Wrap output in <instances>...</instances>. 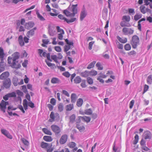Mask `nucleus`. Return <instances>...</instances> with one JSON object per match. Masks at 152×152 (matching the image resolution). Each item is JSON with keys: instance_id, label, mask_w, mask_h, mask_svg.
<instances>
[{"instance_id": "obj_35", "label": "nucleus", "mask_w": 152, "mask_h": 152, "mask_svg": "<svg viewBox=\"0 0 152 152\" xmlns=\"http://www.w3.org/2000/svg\"><path fill=\"white\" fill-rule=\"evenodd\" d=\"M89 76H95L97 74V72L95 70H92L89 71Z\"/></svg>"}, {"instance_id": "obj_16", "label": "nucleus", "mask_w": 152, "mask_h": 152, "mask_svg": "<svg viewBox=\"0 0 152 152\" xmlns=\"http://www.w3.org/2000/svg\"><path fill=\"white\" fill-rule=\"evenodd\" d=\"M12 68L18 69L21 67V65L18 63V61L16 60L11 65Z\"/></svg>"}, {"instance_id": "obj_43", "label": "nucleus", "mask_w": 152, "mask_h": 152, "mask_svg": "<svg viewBox=\"0 0 152 152\" xmlns=\"http://www.w3.org/2000/svg\"><path fill=\"white\" fill-rule=\"evenodd\" d=\"M58 108L59 111L60 112H61L63 110L64 107L63 104L62 103H60L58 104Z\"/></svg>"}, {"instance_id": "obj_58", "label": "nucleus", "mask_w": 152, "mask_h": 152, "mask_svg": "<svg viewBox=\"0 0 152 152\" xmlns=\"http://www.w3.org/2000/svg\"><path fill=\"white\" fill-rule=\"evenodd\" d=\"M141 148L142 150L145 151H147L150 150V149L146 147L145 145H143L141 146Z\"/></svg>"}, {"instance_id": "obj_17", "label": "nucleus", "mask_w": 152, "mask_h": 152, "mask_svg": "<svg viewBox=\"0 0 152 152\" xmlns=\"http://www.w3.org/2000/svg\"><path fill=\"white\" fill-rule=\"evenodd\" d=\"M87 15V13L85 10H83L81 12L80 14V20L82 21Z\"/></svg>"}, {"instance_id": "obj_6", "label": "nucleus", "mask_w": 152, "mask_h": 152, "mask_svg": "<svg viewBox=\"0 0 152 152\" xmlns=\"http://www.w3.org/2000/svg\"><path fill=\"white\" fill-rule=\"evenodd\" d=\"M122 32L125 35H131L133 34L134 31L131 28L124 27L122 29Z\"/></svg>"}, {"instance_id": "obj_33", "label": "nucleus", "mask_w": 152, "mask_h": 152, "mask_svg": "<svg viewBox=\"0 0 152 152\" xmlns=\"http://www.w3.org/2000/svg\"><path fill=\"white\" fill-rule=\"evenodd\" d=\"M12 83L15 86H17L19 85L18 82V79L17 77H14L13 79Z\"/></svg>"}, {"instance_id": "obj_59", "label": "nucleus", "mask_w": 152, "mask_h": 152, "mask_svg": "<svg viewBox=\"0 0 152 152\" xmlns=\"http://www.w3.org/2000/svg\"><path fill=\"white\" fill-rule=\"evenodd\" d=\"M88 83L90 84H92L93 83V79L91 77H88L87 78Z\"/></svg>"}, {"instance_id": "obj_53", "label": "nucleus", "mask_w": 152, "mask_h": 152, "mask_svg": "<svg viewBox=\"0 0 152 152\" xmlns=\"http://www.w3.org/2000/svg\"><path fill=\"white\" fill-rule=\"evenodd\" d=\"M52 59L56 63H58V57L56 55H52L51 56Z\"/></svg>"}, {"instance_id": "obj_29", "label": "nucleus", "mask_w": 152, "mask_h": 152, "mask_svg": "<svg viewBox=\"0 0 152 152\" xmlns=\"http://www.w3.org/2000/svg\"><path fill=\"white\" fill-rule=\"evenodd\" d=\"M81 81V79L79 76H77L74 80L75 83L78 84L80 83Z\"/></svg>"}, {"instance_id": "obj_22", "label": "nucleus", "mask_w": 152, "mask_h": 152, "mask_svg": "<svg viewBox=\"0 0 152 152\" xmlns=\"http://www.w3.org/2000/svg\"><path fill=\"white\" fill-rule=\"evenodd\" d=\"M18 41L20 45L21 46H23L24 45V43L23 41L22 36L20 35L18 38Z\"/></svg>"}, {"instance_id": "obj_40", "label": "nucleus", "mask_w": 152, "mask_h": 152, "mask_svg": "<svg viewBox=\"0 0 152 152\" xmlns=\"http://www.w3.org/2000/svg\"><path fill=\"white\" fill-rule=\"evenodd\" d=\"M77 128L80 132H82L85 129V127L83 126H80L78 125H77Z\"/></svg>"}, {"instance_id": "obj_5", "label": "nucleus", "mask_w": 152, "mask_h": 152, "mask_svg": "<svg viewBox=\"0 0 152 152\" xmlns=\"http://www.w3.org/2000/svg\"><path fill=\"white\" fill-rule=\"evenodd\" d=\"M8 102H5L3 100H2L0 103V109L4 113H5L6 106L8 104Z\"/></svg>"}, {"instance_id": "obj_2", "label": "nucleus", "mask_w": 152, "mask_h": 152, "mask_svg": "<svg viewBox=\"0 0 152 152\" xmlns=\"http://www.w3.org/2000/svg\"><path fill=\"white\" fill-rule=\"evenodd\" d=\"M139 38L136 35H134L132 38L131 44L133 48H136L137 45L139 44Z\"/></svg>"}, {"instance_id": "obj_45", "label": "nucleus", "mask_w": 152, "mask_h": 152, "mask_svg": "<svg viewBox=\"0 0 152 152\" xmlns=\"http://www.w3.org/2000/svg\"><path fill=\"white\" fill-rule=\"evenodd\" d=\"M21 141L23 142L24 144L26 146H28L29 145V142L27 140L24 138H22L21 139Z\"/></svg>"}, {"instance_id": "obj_56", "label": "nucleus", "mask_w": 152, "mask_h": 152, "mask_svg": "<svg viewBox=\"0 0 152 152\" xmlns=\"http://www.w3.org/2000/svg\"><path fill=\"white\" fill-rule=\"evenodd\" d=\"M144 2L146 5H148L152 3V0H144Z\"/></svg>"}, {"instance_id": "obj_9", "label": "nucleus", "mask_w": 152, "mask_h": 152, "mask_svg": "<svg viewBox=\"0 0 152 152\" xmlns=\"http://www.w3.org/2000/svg\"><path fill=\"white\" fill-rule=\"evenodd\" d=\"M1 133L10 139H12V136L10 134L9 132L4 129H1Z\"/></svg>"}, {"instance_id": "obj_24", "label": "nucleus", "mask_w": 152, "mask_h": 152, "mask_svg": "<svg viewBox=\"0 0 152 152\" xmlns=\"http://www.w3.org/2000/svg\"><path fill=\"white\" fill-rule=\"evenodd\" d=\"M15 61L12 57L9 56L8 58V63L10 65V66Z\"/></svg>"}, {"instance_id": "obj_47", "label": "nucleus", "mask_w": 152, "mask_h": 152, "mask_svg": "<svg viewBox=\"0 0 152 152\" xmlns=\"http://www.w3.org/2000/svg\"><path fill=\"white\" fill-rule=\"evenodd\" d=\"M147 83L148 84H151L152 83V75L149 76L147 78Z\"/></svg>"}, {"instance_id": "obj_39", "label": "nucleus", "mask_w": 152, "mask_h": 152, "mask_svg": "<svg viewBox=\"0 0 152 152\" xmlns=\"http://www.w3.org/2000/svg\"><path fill=\"white\" fill-rule=\"evenodd\" d=\"M76 118L75 115L73 114L69 118L70 122L71 123H73L75 120Z\"/></svg>"}, {"instance_id": "obj_54", "label": "nucleus", "mask_w": 152, "mask_h": 152, "mask_svg": "<svg viewBox=\"0 0 152 152\" xmlns=\"http://www.w3.org/2000/svg\"><path fill=\"white\" fill-rule=\"evenodd\" d=\"M54 49L57 52H60L61 51V48L59 46H55L54 47Z\"/></svg>"}, {"instance_id": "obj_1", "label": "nucleus", "mask_w": 152, "mask_h": 152, "mask_svg": "<svg viewBox=\"0 0 152 152\" xmlns=\"http://www.w3.org/2000/svg\"><path fill=\"white\" fill-rule=\"evenodd\" d=\"M77 4H76L69 6L67 9L64 10L63 13L67 17H74L77 12Z\"/></svg>"}, {"instance_id": "obj_42", "label": "nucleus", "mask_w": 152, "mask_h": 152, "mask_svg": "<svg viewBox=\"0 0 152 152\" xmlns=\"http://www.w3.org/2000/svg\"><path fill=\"white\" fill-rule=\"evenodd\" d=\"M56 28L58 32L59 33V34H64V30L63 29L61 28L59 26H57Z\"/></svg>"}, {"instance_id": "obj_14", "label": "nucleus", "mask_w": 152, "mask_h": 152, "mask_svg": "<svg viewBox=\"0 0 152 152\" xmlns=\"http://www.w3.org/2000/svg\"><path fill=\"white\" fill-rule=\"evenodd\" d=\"M9 75V73L7 72H5L3 73L0 75V79L1 80H4L8 77Z\"/></svg>"}, {"instance_id": "obj_15", "label": "nucleus", "mask_w": 152, "mask_h": 152, "mask_svg": "<svg viewBox=\"0 0 152 152\" xmlns=\"http://www.w3.org/2000/svg\"><path fill=\"white\" fill-rule=\"evenodd\" d=\"M117 38L118 40L121 43H125L127 42V39L126 37H121L119 36H117Z\"/></svg>"}, {"instance_id": "obj_50", "label": "nucleus", "mask_w": 152, "mask_h": 152, "mask_svg": "<svg viewBox=\"0 0 152 152\" xmlns=\"http://www.w3.org/2000/svg\"><path fill=\"white\" fill-rule=\"evenodd\" d=\"M71 48L70 46L69 45H66L64 47V51L66 52Z\"/></svg>"}, {"instance_id": "obj_31", "label": "nucleus", "mask_w": 152, "mask_h": 152, "mask_svg": "<svg viewBox=\"0 0 152 152\" xmlns=\"http://www.w3.org/2000/svg\"><path fill=\"white\" fill-rule=\"evenodd\" d=\"M73 104H69L67 105L66 107V111H69L72 110L73 108Z\"/></svg>"}, {"instance_id": "obj_41", "label": "nucleus", "mask_w": 152, "mask_h": 152, "mask_svg": "<svg viewBox=\"0 0 152 152\" xmlns=\"http://www.w3.org/2000/svg\"><path fill=\"white\" fill-rule=\"evenodd\" d=\"M139 140V136L138 135L136 134L134 137V140L133 141V143L134 145L136 144L138 142Z\"/></svg>"}, {"instance_id": "obj_44", "label": "nucleus", "mask_w": 152, "mask_h": 152, "mask_svg": "<svg viewBox=\"0 0 152 152\" xmlns=\"http://www.w3.org/2000/svg\"><path fill=\"white\" fill-rule=\"evenodd\" d=\"M96 66L99 70H102L103 69V67L100 62H97L96 64Z\"/></svg>"}, {"instance_id": "obj_23", "label": "nucleus", "mask_w": 152, "mask_h": 152, "mask_svg": "<svg viewBox=\"0 0 152 152\" xmlns=\"http://www.w3.org/2000/svg\"><path fill=\"white\" fill-rule=\"evenodd\" d=\"M12 57L15 60L18 59L20 57V54L18 52H15L12 55Z\"/></svg>"}, {"instance_id": "obj_21", "label": "nucleus", "mask_w": 152, "mask_h": 152, "mask_svg": "<svg viewBox=\"0 0 152 152\" xmlns=\"http://www.w3.org/2000/svg\"><path fill=\"white\" fill-rule=\"evenodd\" d=\"M151 132L149 131H146L145 132L144 134V139L145 140L150 139H151Z\"/></svg>"}, {"instance_id": "obj_3", "label": "nucleus", "mask_w": 152, "mask_h": 152, "mask_svg": "<svg viewBox=\"0 0 152 152\" xmlns=\"http://www.w3.org/2000/svg\"><path fill=\"white\" fill-rule=\"evenodd\" d=\"M58 17L60 19L64 20V21H66L68 23L73 22L76 21L77 19L76 18H73L70 20H68L61 14L58 15Z\"/></svg>"}, {"instance_id": "obj_64", "label": "nucleus", "mask_w": 152, "mask_h": 152, "mask_svg": "<svg viewBox=\"0 0 152 152\" xmlns=\"http://www.w3.org/2000/svg\"><path fill=\"white\" fill-rule=\"evenodd\" d=\"M50 103L53 105H54L56 104V100L55 99L52 98L50 99Z\"/></svg>"}, {"instance_id": "obj_55", "label": "nucleus", "mask_w": 152, "mask_h": 152, "mask_svg": "<svg viewBox=\"0 0 152 152\" xmlns=\"http://www.w3.org/2000/svg\"><path fill=\"white\" fill-rule=\"evenodd\" d=\"M8 95L9 97H15L16 96V93L14 92L8 94Z\"/></svg>"}, {"instance_id": "obj_28", "label": "nucleus", "mask_w": 152, "mask_h": 152, "mask_svg": "<svg viewBox=\"0 0 152 152\" xmlns=\"http://www.w3.org/2000/svg\"><path fill=\"white\" fill-rule=\"evenodd\" d=\"M43 139L45 141L48 142H51L53 140L52 137L50 136H45Z\"/></svg>"}, {"instance_id": "obj_49", "label": "nucleus", "mask_w": 152, "mask_h": 152, "mask_svg": "<svg viewBox=\"0 0 152 152\" xmlns=\"http://www.w3.org/2000/svg\"><path fill=\"white\" fill-rule=\"evenodd\" d=\"M142 17V15H140L139 14H136V15L134 17V20L137 21L141 18Z\"/></svg>"}, {"instance_id": "obj_11", "label": "nucleus", "mask_w": 152, "mask_h": 152, "mask_svg": "<svg viewBox=\"0 0 152 152\" xmlns=\"http://www.w3.org/2000/svg\"><path fill=\"white\" fill-rule=\"evenodd\" d=\"M140 9L141 12L143 14H145L146 12L151 13V10L148 9L147 7H146L143 5H142L140 7Z\"/></svg>"}, {"instance_id": "obj_52", "label": "nucleus", "mask_w": 152, "mask_h": 152, "mask_svg": "<svg viewBox=\"0 0 152 152\" xmlns=\"http://www.w3.org/2000/svg\"><path fill=\"white\" fill-rule=\"evenodd\" d=\"M124 22V21H121L120 23V25L122 27H124L125 26L129 27L130 26V24H129V25H126L125 24Z\"/></svg>"}, {"instance_id": "obj_8", "label": "nucleus", "mask_w": 152, "mask_h": 152, "mask_svg": "<svg viewBox=\"0 0 152 152\" xmlns=\"http://www.w3.org/2000/svg\"><path fill=\"white\" fill-rule=\"evenodd\" d=\"M68 139V135L66 134H64L62 135L60 140V143L63 144L66 142Z\"/></svg>"}, {"instance_id": "obj_57", "label": "nucleus", "mask_w": 152, "mask_h": 152, "mask_svg": "<svg viewBox=\"0 0 152 152\" xmlns=\"http://www.w3.org/2000/svg\"><path fill=\"white\" fill-rule=\"evenodd\" d=\"M62 75L67 77H69L70 76V74L68 72H63L62 73Z\"/></svg>"}, {"instance_id": "obj_27", "label": "nucleus", "mask_w": 152, "mask_h": 152, "mask_svg": "<svg viewBox=\"0 0 152 152\" xmlns=\"http://www.w3.org/2000/svg\"><path fill=\"white\" fill-rule=\"evenodd\" d=\"M130 20V17L128 15H124L122 18V20L125 22H129Z\"/></svg>"}, {"instance_id": "obj_30", "label": "nucleus", "mask_w": 152, "mask_h": 152, "mask_svg": "<svg viewBox=\"0 0 152 152\" xmlns=\"http://www.w3.org/2000/svg\"><path fill=\"white\" fill-rule=\"evenodd\" d=\"M81 76L84 77H87L89 76V72L88 71H85L81 73Z\"/></svg>"}, {"instance_id": "obj_26", "label": "nucleus", "mask_w": 152, "mask_h": 152, "mask_svg": "<svg viewBox=\"0 0 152 152\" xmlns=\"http://www.w3.org/2000/svg\"><path fill=\"white\" fill-rule=\"evenodd\" d=\"M83 102V99L81 98H79L76 104L78 107H80L82 105Z\"/></svg>"}, {"instance_id": "obj_13", "label": "nucleus", "mask_w": 152, "mask_h": 152, "mask_svg": "<svg viewBox=\"0 0 152 152\" xmlns=\"http://www.w3.org/2000/svg\"><path fill=\"white\" fill-rule=\"evenodd\" d=\"M37 29L36 27H34L33 28L28 31L26 34L27 36L28 37L32 36L34 34V31Z\"/></svg>"}, {"instance_id": "obj_4", "label": "nucleus", "mask_w": 152, "mask_h": 152, "mask_svg": "<svg viewBox=\"0 0 152 152\" xmlns=\"http://www.w3.org/2000/svg\"><path fill=\"white\" fill-rule=\"evenodd\" d=\"M51 128L52 131L55 133V134H58L61 132L60 128L58 126L53 124L51 126Z\"/></svg>"}, {"instance_id": "obj_48", "label": "nucleus", "mask_w": 152, "mask_h": 152, "mask_svg": "<svg viewBox=\"0 0 152 152\" xmlns=\"http://www.w3.org/2000/svg\"><path fill=\"white\" fill-rule=\"evenodd\" d=\"M124 49L126 50H129L131 49V46L129 44H126L124 47Z\"/></svg>"}, {"instance_id": "obj_25", "label": "nucleus", "mask_w": 152, "mask_h": 152, "mask_svg": "<svg viewBox=\"0 0 152 152\" xmlns=\"http://www.w3.org/2000/svg\"><path fill=\"white\" fill-rule=\"evenodd\" d=\"M42 131L45 134L51 135H52V133L50 130H48L46 128H44L42 129Z\"/></svg>"}, {"instance_id": "obj_51", "label": "nucleus", "mask_w": 152, "mask_h": 152, "mask_svg": "<svg viewBox=\"0 0 152 152\" xmlns=\"http://www.w3.org/2000/svg\"><path fill=\"white\" fill-rule=\"evenodd\" d=\"M37 15L38 18H39L40 20L43 21L45 20V19L41 15L39 12H37Z\"/></svg>"}, {"instance_id": "obj_61", "label": "nucleus", "mask_w": 152, "mask_h": 152, "mask_svg": "<svg viewBox=\"0 0 152 152\" xmlns=\"http://www.w3.org/2000/svg\"><path fill=\"white\" fill-rule=\"evenodd\" d=\"M94 43V41H91L89 43L88 48L89 50H91L92 49V46Z\"/></svg>"}, {"instance_id": "obj_38", "label": "nucleus", "mask_w": 152, "mask_h": 152, "mask_svg": "<svg viewBox=\"0 0 152 152\" xmlns=\"http://www.w3.org/2000/svg\"><path fill=\"white\" fill-rule=\"evenodd\" d=\"M68 146L71 148H73L76 146V144L75 142H69L68 145Z\"/></svg>"}, {"instance_id": "obj_34", "label": "nucleus", "mask_w": 152, "mask_h": 152, "mask_svg": "<svg viewBox=\"0 0 152 152\" xmlns=\"http://www.w3.org/2000/svg\"><path fill=\"white\" fill-rule=\"evenodd\" d=\"M96 61H94L92 62H91L88 65L87 67V69H91V68H93L94 66V65L96 63Z\"/></svg>"}, {"instance_id": "obj_7", "label": "nucleus", "mask_w": 152, "mask_h": 152, "mask_svg": "<svg viewBox=\"0 0 152 152\" xmlns=\"http://www.w3.org/2000/svg\"><path fill=\"white\" fill-rule=\"evenodd\" d=\"M11 84V81L9 78H7L3 81V86L6 88H9Z\"/></svg>"}, {"instance_id": "obj_60", "label": "nucleus", "mask_w": 152, "mask_h": 152, "mask_svg": "<svg viewBox=\"0 0 152 152\" xmlns=\"http://www.w3.org/2000/svg\"><path fill=\"white\" fill-rule=\"evenodd\" d=\"M21 87L22 90L24 92L26 93L27 92L26 87V85H23Z\"/></svg>"}, {"instance_id": "obj_19", "label": "nucleus", "mask_w": 152, "mask_h": 152, "mask_svg": "<svg viewBox=\"0 0 152 152\" xmlns=\"http://www.w3.org/2000/svg\"><path fill=\"white\" fill-rule=\"evenodd\" d=\"M77 98L76 94L75 93L72 94L71 96V102L72 103H75Z\"/></svg>"}, {"instance_id": "obj_46", "label": "nucleus", "mask_w": 152, "mask_h": 152, "mask_svg": "<svg viewBox=\"0 0 152 152\" xmlns=\"http://www.w3.org/2000/svg\"><path fill=\"white\" fill-rule=\"evenodd\" d=\"M85 114L90 115L92 114V111L91 109L85 110L84 111Z\"/></svg>"}, {"instance_id": "obj_63", "label": "nucleus", "mask_w": 152, "mask_h": 152, "mask_svg": "<svg viewBox=\"0 0 152 152\" xmlns=\"http://www.w3.org/2000/svg\"><path fill=\"white\" fill-rule=\"evenodd\" d=\"M149 88V86L147 85H145L144 88V90L143 91V94H144L148 90Z\"/></svg>"}, {"instance_id": "obj_18", "label": "nucleus", "mask_w": 152, "mask_h": 152, "mask_svg": "<svg viewBox=\"0 0 152 152\" xmlns=\"http://www.w3.org/2000/svg\"><path fill=\"white\" fill-rule=\"evenodd\" d=\"M50 146V145L44 142H42L40 144L41 147L44 149H47Z\"/></svg>"}, {"instance_id": "obj_10", "label": "nucleus", "mask_w": 152, "mask_h": 152, "mask_svg": "<svg viewBox=\"0 0 152 152\" xmlns=\"http://www.w3.org/2000/svg\"><path fill=\"white\" fill-rule=\"evenodd\" d=\"M56 116H58L59 117V114L57 113H56V114H54L53 112H51L50 115V118L49 119V121L51 122H52L54 121Z\"/></svg>"}, {"instance_id": "obj_62", "label": "nucleus", "mask_w": 152, "mask_h": 152, "mask_svg": "<svg viewBox=\"0 0 152 152\" xmlns=\"http://www.w3.org/2000/svg\"><path fill=\"white\" fill-rule=\"evenodd\" d=\"M65 41L66 42V44L69 46L72 45L73 46V43L72 42H70L69 41V40L67 39H66L65 40Z\"/></svg>"}, {"instance_id": "obj_20", "label": "nucleus", "mask_w": 152, "mask_h": 152, "mask_svg": "<svg viewBox=\"0 0 152 152\" xmlns=\"http://www.w3.org/2000/svg\"><path fill=\"white\" fill-rule=\"evenodd\" d=\"M79 118L80 119H82L87 123L89 122L91 119L90 117L86 116L83 117L80 116L79 117Z\"/></svg>"}, {"instance_id": "obj_12", "label": "nucleus", "mask_w": 152, "mask_h": 152, "mask_svg": "<svg viewBox=\"0 0 152 152\" xmlns=\"http://www.w3.org/2000/svg\"><path fill=\"white\" fill-rule=\"evenodd\" d=\"M34 25V22L31 21H29L26 23L24 25L25 28L27 29H29L32 28Z\"/></svg>"}, {"instance_id": "obj_37", "label": "nucleus", "mask_w": 152, "mask_h": 152, "mask_svg": "<svg viewBox=\"0 0 152 152\" xmlns=\"http://www.w3.org/2000/svg\"><path fill=\"white\" fill-rule=\"evenodd\" d=\"M4 50L3 48L0 47V58L3 59L4 57Z\"/></svg>"}, {"instance_id": "obj_32", "label": "nucleus", "mask_w": 152, "mask_h": 152, "mask_svg": "<svg viewBox=\"0 0 152 152\" xmlns=\"http://www.w3.org/2000/svg\"><path fill=\"white\" fill-rule=\"evenodd\" d=\"M60 82L59 79L56 77L53 78L51 80V83L53 84L58 83Z\"/></svg>"}, {"instance_id": "obj_36", "label": "nucleus", "mask_w": 152, "mask_h": 152, "mask_svg": "<svg viewBox=\"0 0 152 152\" xmlns=\"http://www.w3.org/2000/svg\"><path fill=\"white\" fill-rule=\"evenodd\" d=\"M28 102L26 99L23 100V104L25 110H26L28 108Z\"/></svg>"}]
</instances>
